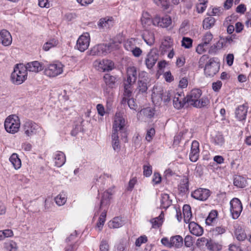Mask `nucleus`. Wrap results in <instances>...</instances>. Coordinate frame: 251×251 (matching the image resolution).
<instances>
[{
	"label": "nucleus",
	"mask_w": 251,
	"mask_h": 251,
	"mask_svg": "<svg viewBox=\"0 0 251 251\" xmlns=\"http://www.w3.org/2000/svg\"><path fill=\"white\" fill-rule=\"evenodd\" d=\"M113 193L114 191L113 189H109L104 192L102 194L100 207L102 212L99 217L98 222L96 225V228L99 231L101 230L105 222L107 210Z\"/></svg>",
	"instance_id": "f257e3e1"
},
{
	"label": "nucleus",
	"mask_w": 251,
	"mask_h": 251,
	"mask_svg": "<svg viewBox=\"0 0 251 251\" xmlns=\"http://www.w3.org/2000/svg\"><path fill=\"white\" fill-rule=\"evenodd\" d=\"M202 93L199 89H193L187 96V101L191 105L197 108L205 106L209 102V100L206 97H201Z\"/></svg>",
	"instance_id": "f03ea898"
},
{
	"label": "nucleus",
	"mask_w": 251,
	"mask_h": 251,
	"mask_svg": "<svg viewBox=\"0 0 251 251\" xmlns=\"http://www.w3.org/2000/svg\"><path fill=\"white\" fill-rule=\"evenodd\" d=\"M119 44L114 43H109L107 44H99L95 46L90 50L91 55H105L114 50L119 49Z\"/></svg>",
	"instance_id": "7ed1b4c3"
},
{
	"label": "nucleus",
	"mask_w": 251,
	"mask_h": 251,
	"mask_svg": "<svg viewBox=\"0 0 251 251\" xmlns=\"http://www.w3.org/2000/svg\"><path fill=\"white\" fill-rule=\"evenodd\" d=\"M65 66L59 61H54L47 64L44 69V75L53 78L63 74Z\"/></svg>",
	"instance_id": "20e7f679"
},
{
	"label": "nucleus",
	"mask_w": 251,
	"mask_h": 251,
	"mask_svg": "<svg viewBox=\"0 0 251 251\" xmlns=\"http://www.w3.org/2000/svg\"><path fill=\"white\" fill-rule=\"evenodd\" d=\"M27 75L25 65L22 64H17L11 74V80L15 84H21L26 79Z\"/></svg>",
	"instance_id": "39448f33"
},
{
	"label": "nucleus",
	"mask_w": 251,
	"mask_h": 251,
	"mask_svg": "<svg viewBox=\"0 0 251 251\" xmlns=\"http://www.w3.org/2000/svg\"><path fill=\"white\" fill-rule=\"evenodd\" d=\"M43 131L39 125L31 121H26L22 126V132L27 138H30Z\"/></svg>",
	"instance_id": "423d86ee"
},
{
	"label": "nucleus",
	"mask_w": 251,
	"mask_h": 251,
	"mask_svg": "<svg viewBox=\"0 0 251 251\" xmlns=\"http://www.w3.org/2000/svg\"><path fill=\"white\" fill-rule=\"evenodd\" d=\"M20 121L18 116L11 115L7 117L4 122V127L6 131L10 133H17L20 127Z\"/></svg>",
	"instance_id": "0eeeda50"
},
{
	"label": "nucleus",
	"mask_w": 251,
	"mask_h": 251,
	"mask_svg": "<svg viewBox=\"0 0 251 251\" xmlns=\"http://www.w3.org/2000/svg\"><path fill=\"white\" fill-rule=\"evenodd\" d=\"M124 47L126 50L131 52L135 57H139L142 53V50L138 47L137 40L135 38H129L124 42Z\"/></svg>",
	"instance_id": "6e6552de"
},
{
	"label": "nucleus",
	"mask_w": 251,
	"mask_h": 251,
	"mask_svg": "<svg viewBox=\"0 0 251 251\" xmlns=\"http://www.w3.org/2000/svg\"><path fill=\"white\" fill-rule=\"evenodd\" d=\"M125 126L126 121L122 114L120 112H116L113 119L112 132H125Z\"/></svg>",
	"instance_id": "1a4fd4ad"
},
{
	"label": "nucleus",
	"mask_w": 251,
	"mask_h": 251,
	"mask_svg": "<svg viewBox=\"0 0 251 251\" xmlns=\"http://www.w3.org/2000/svg\"><path fill=\"white\" fill-rule=\"evenodd\" d=\"M220 64L213 58H210L206 63L204 74L206 77L214 76L219 71Z\"/></svg>",
	"instance_id": "9d476101"
},
{
	"label": "nucleus",
	"mask_w": 251,
	"mask_h": 251,
	"mask_svg": "<svg viewBox=\"0 0 251 251\" xmlns=\"http://www.w3.org/2000/svg\"><path fill=\"white\" fill-rule=\"evenodd\" d=\"M95 68L100 72H108L113 69L114 63L108 59L97 60L94 62Z\"/></svg>",
	"instance_id": "9b49d317"
},
{
	"label": "nucleus",
	"mask_w": 251,
	"mask_h": 251,
	"mask_svg": "<svg viewBox=\"0 0 251 251\" xmlns=\"http://www.w3.org/2000/svg\"><path fill=\"white\" fill-rule=\"evenodd\" d=\"M90 37L88 32L83 33L78 38L76 42V47L81 52L86 50L90 44Z\"/></svg>",
	"instance_id": "f8f14e48"
},
{
	"label": "nucleus",
	"mask_w": 251,
	"mask_h": 251,
	"mask_svg": "<svg viewBox=\"0 0 251 251\" xmlns=\"http://www.w3.org/2000/svg\"><path fill=\"white\" fill-rule=\"evenodd\" d=\"M230 212L232 218L237 219L242 211L243 207L240 201L237 198L233 199L230 202Z\"/></svg>",
	"instance_id": "ddd939ff"
},
{
	"label": "nucleus",
	"mask_w": 251,
	"mask_h": 251,
	"mask_svg": "<svg viewBox=\"0 0 251 251\" xmlns=\"http://www.w3.org/2000/svg\"><path fill=\"white\" fill-rule=\"evenodd\" d=\"M173 98V105L175 108L179 109L184 106L186 103V99L183 92L174 91Z\"/></svg>",
	"instance_id": "4468645a"
},
{
	"label": "nucleus",
	"mask_w": 251,
	"mask_h": 251,
	"mask_svg": "<svg viewBox=\"0 0 251 251\" xmlns=\"http://www.w3.org/2000/svg\"><path fill=\"white\" fill-rule=\"evenodd\" d=\"M191 197L198 201H205L210 195V191L205 188H198L191 193Z\"/></svg>",
	"instance_id": "2eb2a0df"
},
{
	"label": "nucleus",
	"mask_w": 251,
	"mask_h": 251,
	"mask_svg": "<svg viewBox=\"0 0 251 251\" xmlns=\"http://www.w3.org/2000/svg\"><path fill=\"white\" fill-rule=\"evenodd\" d=\"M172 23V18L168 15H165L163 17L156 15L154 17L153 25L155 26L166 28L171 25Z\"/></svg>",
	"instance_id": "dca6fc26"
},
{
	"label": "nucleus",
	"mask_w": 251,
	"mask_h": 251,
	"mask_svg": "<svg viewBox=\"0 0 251 251\" xmlns=\"http://www.w3.org/2000/svg\"><path fill=\"white\" fill-rule=\"evenodd\" d=\"M158 59V54L153 50H151L147 54L145 59V63L146 67L151 69L156 64Z\"/></svg>",
	"instance_id": "f3484780"
},
{
	"label": "nucleus",
	"mask_w": 251,
	"mask_h": 251,
	"mask_svg": "<svg viewBox=\"0 0 251 251\" xmlns=\"http://www.w3.org/2000/svg\"><path fill=\"white\" fill-rule=\"evenodd\" d=\"M248 105L247 103H244L239 105L235 110V116L239 121H243L246 119L248 112Z\"/></svg>",
	"instance_id": "a211bd4d"
},
{
	"label": "nucleus",
	"mask_w": 251,
	"mask_h": 251,
	"mask_svg": "<svg viewBox=\"0 0 251 251\" xmlns=\"http://www.w3.org/2000/svg\"><path fill=\"white\" fill-rule=\"evenodd\" d=\"M12 42V38L10 33L6 29L0 31V43L4 46H9Z\"/></svg>",
	"instance_id": "6ab92c4d"
},
{
	"label": "nucleus",
	"mask_w": 251,
	"mask_h": 251,
	"mask_svg": "<svg viewBox=\"0 0 251 251\" xmlns=\"http://www.w3.org/2000/svg\"><path fill=\"white\" fill-rule=\"evenodd\" d=\"M137 69L134 66H130L127 68V79L124 82L133 84L137 79Z\"/></svg>",
	"instance_id": "aec40b11"
},
{
	"label": "nucleus",
	"mask_w": 251,
	"mask_h": 251,
	"mask_svg": "<svg viewBox=\"0 0 251 251\" xmlns=\"http://www.w3.org/2000/svg\"><path fill=\"white\" fill-rule=\"evenodd\" d=\"M163 90L161 87L154 86L152 89L151 99L155 104H159L162 101Z\"/></svg>",
	"instance_id": "412c9836"
},
{
	"label": "nucleus",
	"mask_w": 251,
	"mask_h": 251,
	"mask_svg": "<svg viewBox=\"0 0 251 251\" xmlns=\"http://www.w3.org/2000/svg\"><path fill=\"white\" fill-rule=\"evenodd\" d=\"M199 143L195 140L192 143L191 152L189 155L190 160L192 162H196L199 156Z\"/></svg>",
	"instance_id": "4be33fe9"
},
{
	"label": "nucleus",
	"mask_w": 251,
	"mask_h": 251,
	"mask_svg": "<svg viewBox=\"0 0 251 251\" xmlns=\"http://www.w3.org/2000/svg\"><path fill=\"white\" fill-rule=\"evenodd\" d=\"M25 66L26 68V72L29 71L30 72L37 73L44 69L43 68L42 64L37 61L29 62L25 65Z\"/></svg>",
	"instance_id": "5701e85b"
},
{
	"label": "nucleus",
	"mask_w": 251,
	"mask_h": 251,
	"mask_svg": "<svg viewBox=\"0 0 251 251\" xmlns=\"http://www.w3.org/2000/svg\"><path fill=\"white\" fill-rule=\"evenodd\" d=\"M141 23L144 28H149L151 24L153 25L154 18H151L149 13L144 11L140 19Z\"/></svg>",
	"instance_id": "b1692460"
},
{
	"label": "nucleus",
	"mask_w": 251,
	"mask_h": 251,
	"mask_svg": "<svg viewBox=\"0 0 251 251\" xmlns=\"http://www.w3.org/2000/svg\"><path fill=\"white\" fill-rule=\"evenodd\" d=\"M188 227L191 233L196 236H201L203 233L202 227L194 222H190Z\"/></svg>",
	"instance_id": "393cba45"
},
{
	"label": "nucleus",
	"mask_w": 251,
	"mask_h": 251,
	"mask_svg": "<svg viewBox=\"0 0 251 251\" xmlns=\"http://www.w3.org/2000/svg\"><path fill=\"white\" fill-rule=\"evenodd\" d=\"M114 24V19L111 17L101 18L98 24L99 28H108L112 26Z\"/></svg>",
	"instance_id": "a878e982"
},
{
	"label": "nucleus",
	"mask_w": 251,
	"mask_h": 251,
	"mask_svg": "<svg viewBox=\"0 0 251 251\" xmlns=\"http://www.w3.org/2000/svg\"><path fill=\"white\" fill-rule=\"evenodd\" d=\"M54 160L55 165L57 167H60L66 162V156L63 152L57 151L54 154Z\"/></svg>",
	"instance_id": "bb28decb"
},
{
	"label": "nucleus",
	"mask_w": 251,
	"mask_h": 251,
	"mask_svg": "<svg viewBox=\"0 0 251 251\" xmlns=\"http://www.w3.org/2000/svg\"><path fill=\"white\" fill-rule=\"evenodd\" d=\"M142 38L146 44L149 46L152 45L154 43V34L151 31L145 30L142 35Z\"/></svg>",
	"instance_id": "cd10ccee"
},
{
	"label": "nucleus",
	"mask_w": 251,
	"mask_h": 251,
	"mask_svg": "<svg viewBox=\"0 0 251 251\" xmlns=\"http://www.w3.org/2000/svg\"><path fill=\"white\" fill-rule=\"evenodd\" d=\"M125 224L124 221L121 217H115L108 222V226L110 228H117L122 226Z\"/></svg>",
	"instance_id": "c85d7f7f"
},
{
	"label": "nucleus",
	"mask_w": 251,
	"mask_h": 251,
	"mask_svg": "<svg viewBox=\"0 0 251 251\" xmlns=\"http://www.w3.org/2000/svg\"><path fill=\"white\" fill-rule=\"evenodd\" d=\"M178 189L182 193H186L188 191L189 180L187 176L182 177L178 185Z\"/></svg>",
	"instance_id": "c756f323"
},
{
	"label": "nucleus",
	"mask_w": 251,
	"mask_h": 251,
	"mask_svg": "<svg viewBox=\"0 0 251 251\" xmlns=\"http://www.w3.org/2000/svg\"><path fill=\"white\" fill-rule=\"evenodd\" d=\"M183 213L184 221L186 223H190L192 218L191 207L190 205L185 204L183 207Z\"/></svg>",
	"instance_id": "7c9ffc66"
},
{
	"label": "nucleus",
	"mask_w": 251,
	"mask_h": 251,
	"mask_svg": "<svg viewBox=\"0 0 251 251\" xmlns=\"http://www.w3.org/2000/svg\"><path fill=\"white\" fill-rule=\"evenodd\" d=\"M154 115V110L151 107H147L142 109L138 114L140 118L141 116H143L145 119H150Z\"/></svg>",
	"instance_id": "2f4dec72"
},
{
	"label": "nucleus",
	"mask_w": 251,
	"mask_h": 251,
	"mask_svg": "<svg viewBox=\"0 0 251 251\" xmlns=\"http://www.w3.org/2000/svg\"><path fill=\"white\" fill-rule=\"evenodd\" d=\"M9 161L16 170L21 168V161L17 153H13L9 158Z\"/></svg>",
	"instance_id": "473e14b6"
},
{
	"label": "nucleus",
	"mask_w": 251,
	"mask_h": 251,
	"mask_svg": "<svg viewBox=\"0 0 251 251\" xmlns=\"http://www.w3.org/2000/svg\"><path fill=\"white\" fill-rule=\"evenodd\" d=\"M59 42L56 38H51L47 41L43 45V49L45 51H48L52 48L56 47Z\"/></svg>",
	"instance_id": "72a5a7b5"
},
{
	"label": "nucleus",
	"mask_w": 251,
	"mask_h": 251,
	"mask_svg": "<svg viewBox=\"0 0 251 251\" xmlns=\"http://www.w3.org/2000/svg\"><path fill=\"white\" fill-rule=\"evenodd\" d=\"M67 195L64 192H62L60 193L55 198H54L55 201L58 206H62L65 204L67 201Z\"/></svg>",
	"instance_id": "f704fd0d"
},
{
	"label": "nucleus",
	"mask_w": 251,
	"mask_h": 251,
	"mask_svg": "<svg viewBox=\"0 0 251 251\" xmlns=\"http://www.w3.org/2000/svg\"><path fill=\"white\" fill-rule=\"evenodd\" d=\"M111 138L113 149L115 151H119L120 150L121 146L119 140L118 133L112 132Z\"/></svg>",
	"instance_id": "c9c22d12"
},
{
	"label": "nucleus",
	"mask_w": 251,
	"mask_h": 251,
	"mask_svg": "<svg viewBox=\"0 0 251 251\" xmlns=\"http://www.w3.org/2000/svg\"><path fill=\"white\" fill-rule=\"evenodd\" d=\"M163 217L164 215L163 212H161V214L158 217L151 220L150 222L152 225V227L155 228H158L161 226L163 222Z\"/></svg>",
	"instance_id": "e433bc0d"
},
{
	"label": "nucleus",
	"mask_w": 251,
	"mask_h": 251,
	"mask_svg": "<svg viewBox=\"0 0 251 251\" xmlns=\"http://www.w3.org/2000/svg\"><path fill=\"white\" fill-rule=\"evenodd\" d=\"M173 45V40L169 36H164L161 45V48L164 50L171 48Z\"/></svg>",
	"instance_id": "4c0bfd02"
},
{
	"label": "nucleus",
	"mask_w": 251,
	"mask_h": 251,
	"mask_svg": "<svg viewBox=\"0 0 251 251\" xmlns=\"http://www.w3.org/2000/svg\"><path fill=\"white\" fill-rule=\"evenodd\" d=\"M233 184L239 188H243L246 186L247 181L246 178L243 176H236L234 178Z\"/></svg>",
	"instance_id": "58836bf2"
},
{
	"label": "nucleus",
	"mask_w": 251,
	"mask_h": 251,
	"mask_svg": "<svg viewBox=\"0 0 251 251\" xmlns=\"http://www.w3.org/2000/svg\"><path fill=\"white\" fill-rule=\"evenodd\" d=\"M171 200L167 194H163L161 196L160 206L164 209L167 208L171 204Z\"/></svg>",
	"instance_id": "ea45409f"
},
{
	"label": "nucleus",
	"mask_w": 251,
	"mask_h": 251,
	"mask_svg": "<svg viewBox=\"0 0 251 251\" xmlns=\"http://www.w3.org/2000/svg\"><path fill=\"white\" fill-rule=\"evenodd\" d=\"M217 212L216 210H212L205 220V223L207 225H211L216 222L217 218Z\"/></svg>",
	"instance_id": "a19ab883"
},
{
	"label": "nucleus",
	"mask_w": 251,
	"mask_h": 251,
	"mask_svg": "<svg viewBox=\"0 0 251 251\" xmlns=\"http://www.w3.org/2000/svg\"><path fill=\"white\" fill-rule=\"evenodd\" d=\"M206 247L210 251H219L222 248L221 244L215 242L211 240H210L209 242L207 243Z\"/></svg>",
	"instance_id": "79ce46f5"
},
{
	"label": "nucleus",
	"mask_w": 251,
	"mask_h": 251,
	"mask_svg": "<svg viewBox=\"0 0 251 251\" xmlns=\"http://www.w3.org/2000/svg\"><path fill=\"white\" fill-rule=\"evenodd\" d=\"M104 82L107 86L110 88H113L115 84L116 78L109 74H105L103 76Z\"/></svg>",
	"instance_id": "37998d69"
},
{
	"label": "nucleus",
	"mask_w": 251,
	"mask_h": 251,
	"mask_svg": "<svg viewBox=\"0 0 251 251\" xmlns=\"http://www.w3.org/2000/svg\"><path fill=\"white\" fill-rule=\"evenodd\" d=\"M183 243V238L179 235H176L171 238L172 247H179Z\"/></svg>",
	"instance_id": "c03bdc74"
},
{
	"label": "nucleus",
	"mask_w": 251,
	"mask_h": 251,
	"mask_svg": "<svg viewBox=\"0 0 251 251\" xmlns=\"http://www.w3.org/2000/svg\"><path fill=\"white\" fill-rule=\"evenodd\" d=\"M133 84H129L127 83L124 82V95L125 96V97L123 98L122 100V103H124V102H126V98H128L130 96L131 94V86Z\"/></svg>",
	"instance_id": "a18cd8bd"
},
{
	"label": "nucleus",
	"mask_w": 251,
	"mask_h": 251,
	"mask_svg": "<svg viewBox=\"0 0 251 251\" xmlns=\"http://www.w3.org/2000/svg\"><path fill=\"white\" fill-rule=\"evenodd\" d=\"M215 22V19L211 16L205 18L203 21V27L205 29H209L212 27Z\"/></svg>",
	"instance_id": "49530a36"
},
{
	"label": "nucleus",
	"mask_w": 251,
	"mask_h": 251,
	"mask_svg": "<svg viewBox=\"0 0 251 251\" xmlns=\"http://www.w3.org/2000/svg\"><path fill=\"white\" fill-rule=\"evenodd\" d=\"M5 248L7 251H17V244L13 240L5 243Z\"/></svg>",
	"instance_id": "de8ad7c7"
},
{
	"label": "nucleus",
	"mask_w": 251,
	"mask_h": 251,
	"mask_svg": "<svg viewBox=\"0 0 251 251\" xmlns=\"http://www.w3.org/2000/svg\"><path fill=\"white\" fill-rule=\"evenodd\" d=\"M193 40L187 37H183L181 40V46L185 49H190L192 47Z\"/></svg>",
	"instance_id": "09e8293b"
},
{
	"label": "nucleus",
	"mask_w": 251,
	"mask_h": 251,
	"mask_svg": "<svg viewBox=\"0 0 251 251\" xmlns=\"http://www.w3.org/2000/svg\"><path fill=\"white\" fill-rule=\"evenodd\" d=\"M213 38V36L212 34L210 32L207 31L203 35L201 40L203 43L208 45L210 44Z\"/></svg>",
	"instance_id": "8fccbe9b"
},
{
	"label": "nucleus",
	"mask_w": 251,
	"mask_h": 251,
	"mask_svg": "<svg viewBox=\"0 0 251 251\" xmlns=\"http://www.w3.org/2000/svg\"><path fill=\"white\" fill-rule=\"evenodd\" d=\"M162 100L164 102L169 101L171 100V98L173 97L174 91L173 90H169L168 91L162 92Z\"/></svg>",
	"instance_id": "3c124183"
},
{
	"label": "nucleus",
	"mask_w": 251,
	"mask_h": 251,
	"mask_svg": "<svg viewBox=\"0 0 251 251\" xmlns=\"http://www.w3.org/2000/svg\"><path fill=\"white\" fill-rule=\"evenodd\" d=\"M227 46L226 37H220L219 41L216 43L215 47L217 50H220Z\"/></svg>",
	"instance_id": "603ef678"
},
{
	"label": "nucleus",
	"mask_w": 251,
	"mask_h": 251,
	"mask_svg": "<svg viewBox=\"0 0 251 251\" xmlns=\"http://www.w3.org/2000/svg\"><path fill=\"white\" fill-rule=\"evenodd\" d=\"M214 142L216 145L221 147L224 144L225 139L222 135L218 134L215 137Z\"/></svg>",
	"instance_id": "864d4df0"
},
{
	"label": "nucleus",
	"mask_w": 251,
	"mask_h": 251,
	"mask_svg": "<svg viewBox=\"0 0 251 251\" xmlns=\"http://www.w3.org/2000/svg\"><path fill=\"white\" fill-rule=\"evenodd\" d=\"M152 166L149 164L143 166V174L146 177H149L152 174Z\"/></svg>",
	"instance_id": "5fc2aeb1"
},
{
	"label": "nucleus",
	"mask_w": 251,
	"mask_h": 251,
	"mask_svg": "<svg viewBox=\"0 0 251 251\" xmlns=\"http://www.w3.org/2000/svg\"><path fill=\"white\" fill-rule=\"evenodd\" d=\"M148 241L147 237L146 235H142L138 237L135 241V245L136 247H139L143 244L146 243Z\"/></svg>",
	"instance_id": "6e6d98bb"
},
{
	"label": "nucleus",
	"mask_w": 251,
	"mask_h": 251,
	"mask_svg": "<svg viewBox=\"0 0 251 251\" xmlns=\"http://www.w3.org/2000/svg\"><path fill=\"white\" fill-rule=\"evenodd\" d=\"M235 235L236 237V238L239 241H243L244 240L246 237V234L245 233L244 230H236L235 232Z\"/></svg>",
	"instance_id": "4d7b16f0"
},
{
	"label": "nucleus",
	"mask_w": 251,
	"mask_h": 251,
	"mask_svg": "<svg viewBox=\"0 0 251 251\" xmlns=\"http://www.w3.org/2000/svg\"><path fill=\"white\" fill-rule=\"evenodd\" d=\"M226 231V228L223 226H217L212 230L213 234L215 235H219L222 234Z\"/></svg>",
	"instance_id": "13d9d810"
},
{
	"label": "nucleus",
	"mask_w": 251,
	"mask_h": 251,
	"mask_svg": "<svg viewBox=\"0 0 251 251\" xmlns=\"http://www.w3.org/2000/svg\"><path fill=\"white\" fill-rule=\"evenodd\" d=\"M154 2L159 6L164 9L169 7V2L167 0H153Z\"/></svg>",
	"instance_id": "bf43d9fd"
},
{
	"label": "nucleus",
	"mask_w": 251,
	"mask_h": 251,
	"mask_svg": "<svg viewBox=\"0 0 251 251\" xmlns=\"http://www.w3.org/2000/svg\"><path fill=\"white\" fill-rule=\"evenodd\" d=\"M226 39L228 46V45L235 44L238 40V37L236 34H232L230 36L226 37Z\"/></svg>",
	"instance_id": "052dcab7"
},
{
	"label": "nucleus",
	"mask_w": 251,
	"mask_h": 251,
	"mask_svg": "<svg viewBox=\"0 0 251 251\" xmlns=\"http://www.w3.org/2000/svg\"><path fill=\"white\" fill-rule=\"evenodd\" d=\"M145 80H146V79H144V80H140L138 82V89L139 91L142 93L145 92L148 89L147 83Z\"/></svg>",
	"instance_id": "680f3d73"
},
{
	"label": "nucleus",
	"mask_w": 251,
	"mask_h": 251,
	"mask_svg": "<svg viewBox=\"0 0 251 251\" xmlns=\"http://www.w3.org/2000/svg\"><path fill=\"white\" fill-rule=\"evenodd\" d=\"M209 240L205 237H201L197 239L196 241V245L198 247H201L203 246L204 245L207 247V243Z\"/></svg>",
	"instance_id": "e2e57ef3"
},
{
	"label": "nucleus",
	"mask_w": 251,
	"mask_h": 251,
	"mask_svg": "<svg viewBox=\"0 0 251 251\" xmlns=\"http://www.w3.org/2000/svg\"><path fill=\"white\" fill-rule=\"evenodd\" d=\"M126 248V242L123 240L116 245L114 251H125Z\"/></svg>",
	"instance_id": "0e129e2a"
},
{
	"label": "nucleus",
	"mask_w": 251,
	"mask_h": 251,
	"mask_svg": "<svg viewBox=\"0 0 251 251\" xmlns=\"http://www.w3.org/2000/svg\"><path fill=\"white\" fill-rule=\"evenodd\" d=\"M207 46L203 43L199 44L196 48V52L200 54H202L206 51Z\"/></svg>",
	"instance_id": "69168bd1"
},
{
	"label": "nucleus",
	"mask_w": 251,
	"mask_h": 251,
	"mask_svg": "<svg viewBox=\"0 0 251 251\" xmlns=\"http://www.w3.org/2000/svg\"><path fill=\"white\" fill-rule=\"evenodd\" d=\"M155 134V130L153 128H151L149 130H147V134L146 136V139L148 142H150L152 137L154 136Z\"/></svg>",
	"instance_id": "338daca9"
},
{
	"label": "nucleus",
	"mask_w": 251,
	"mask_h": 251,
	"mask_svg": "<svg viewBox=\"0 0 251 251\" xmlns=\"http://www.w3.org/2000/svg\"><path fill=\"white\" fill-rule=\"evenodd\" d=\"M100 251H109V246L108 242L105 240H102L100 246Z\"/></svg>",
	"instance_id": "774afa93"
}]
</instances>
